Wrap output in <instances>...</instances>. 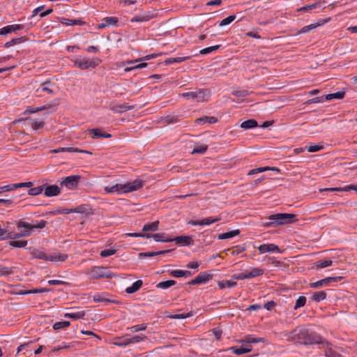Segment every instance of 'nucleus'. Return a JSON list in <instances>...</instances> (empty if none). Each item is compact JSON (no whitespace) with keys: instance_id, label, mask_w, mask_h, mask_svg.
<instances>
[{"instance_id":"obj_10","label":"nucleus","mask_w":357,"mask_h":357,"mask_svg":"<svg viewBox=\"0 0 357 357\" xmlns=\"http://www.w3.org/2000/svg\"><path fill=\"white\" fill-rule=\"evenodd\" d=\"M80 178L81 176L79 175L67 176L61 181V186H65L70 190L76 188Z\"/></svg>"},{"instance_id":"obj_16","label":"nucleus","mask_w":357,"mask_h":357,"mask_svg":"<svg viewBox=\"0 0 357 357\" xmlns=\"http://www.w3.org/2000/svg\"><path fill=\"white\" fill-rule=\"evenodd\" d=\"M258 250L261 254L275 252H280L279 247L273 243L262 244L258 247Z\"/></svg>"},{"instance_id":"obj_17","label":"nucleus","mask_w":357,"mask_h":357,"mask_svg":"<svg viewBox=\"0 0 357 357\" xmlns=\"http://www.w3.org/2000/svg\"><path fill=\"white\" fill-rule=\"evenodd\" d=\"M118 18L116 17H106L98 24V29H102L109 26H116Z\"/></svg>"},{"instance_id":"obj_53","label":"nucleus","mask_w":357,"mask_h":357,"mask_svg":"<svg viewBox=\"0 0 357 357\" xmlns=\"http://www.w3.org/2000/svg\"><path fill=\"white\" fill-rule=\"evenodd\" d=\"M306 298L304 296H299L298 299L296 301V304L294 305V310H297L299 307H301L305 305Z\"/></svg>"},{"instance_id":"obj_32","label":"nucleus","mask_w":357,"mask_h":357,"mask_svg":"<svg viewBox=\"0 0 357 357\" xmlns=\"http://www.w3.org/2000/svg\"><path fill=\"white\" fill-rule=\"evenodd\" d=\"M258 126V123L255 119H249L241 123V128L243 129H251Z\"/></svg>"},{"instance_id":"obj_62","label":"nucleus","mask_w":357,"mask_h":357,"mask_svg":"<svg viewBox=\"0 0 357 357\" xmlns=\"http://www.w3.org/2000/svg\"><path fill=\"white\" fill-rule=\"evenodd\" d=\"M46 107L45 106H43V107H36V108H33V107H29L24 112V114H33V113H36V112H38L39 111H41V110H43L45 109Z\"/></svg>"},{"instance_id":"obj_29","label":"nucleus","mask_w":357,"mask_h":357,"mask_svg":"<svg viewBox=\"0 0 357 357\" xmlns=\"http://www.w3.org/2000/svg\"><path fill=\"white\" fill-rule=\"evenodd\" d=\"M159 224H160V222L158 220L146 223L143 226L142 231H157V230H158Z\"/></svg>"},{"instance_id":"obj_48","label":"nucleus","mask_w":357,"mask_h":357,"mask_svg":"<svg viewBox=\"0 0 357 357\" xmlns=\"http://www.w3.org/2000/svg\"><path fill=\"white\" fill-rule=\"evenodd\" d=\"M84 315L85 312L84 311H79L76 312L66 313L65 314V317H68L73 319H78L83 317Z\"/></svg>"},{"instance_id":"obj_8","label":"nucleus","mask_w":357,"mask_h":357,"mask_svg":"<svg viewBox=\"0 0 357 357\" xmlns=\"http://www.w3.org/2000/svg\"><path fill=\"white\" fill-rule=\"evenodd\" d=\"M73 61L75 66L81 70H86L90 68H95L100 63L101 60L98 58H93L91 59H76Z\"/></svg>"},{"instance_id":"obj_51","label":"nucleus","mask_w":357,"mask_h":357,"mask_svg":"<svg viewBox=\"0 0 357 357\" xmlns=\"http://www.w3.org/2000/svg\"><path fill=\"white\" fill-rule=\"evenodd\" d=\"M70 324V321H58L53 325V328L54 330H59L69 326Z\"/></svg>"},{"instance_id":"obj_45","label":"nucleus","mask_w":357,"mask_h":357,"mask_svg":"<svg viewBox=\"0 0 357 357\" xmlns=\"http://www.w3.org/2000/svg\"><path fill=\"white\" fill-rule=\"evenodd\" d=\"M171 250H161L158 252H148L139 253V257H155L160 255H164L170 252Z\"/></svg>"},{"instance_id":"obj_31","label":"nucleus","mask_w":357,"mask_h":357,"mask_svg":"<svg viewBox=\"0 0 357 357\" xmlns=\"http://www.w3.org/2000/svg\"><path fill=\"white\" fill-rule=\"evenodd\" d=\"M22 120L29 121L31 122V127L34 130L42 128L45 125V122L43 121H38L36 120L31 119L30 118L22 119H20L19 121H22Z\"/></svg>"},{"instance_id":"obj_35","label":"nucleus","mask_w":357,"mask_h":357,"mask_svg":"<svg viewBox=\"0 0 357 357\" xmlns=\"http://www.w3.org/2000/svg\"><path fill=\"white\" fill-rule=\"evenodd\" d=\"M239 233L240 230L238 229H235L228 232L222 233L218 236V239L223 240L230 238L238 235Z\"/></svg>"},{"instance_id":"obj_9","label":"nucleus","mask_w":357,"mask_h":357,"mask_svg":"<svg viewBox=\"0 0 357 357\" xmlns=\"http://www.w3.org/2000/svg\"><path fill=\"white\" fill-rule=\"evenodd\" d=\"M147 339L148 337L146 335H135L131 337H119L118 341L115 342V344L119 347H126L128 344L138 343Z\"/></svg>"},{"instance_id":"obj_22","label":"nucleus","mask_w":357,"mask_h":357,"mask_svg":"<svg viewBox=\"0 0 357 357\" xmlns=\"http://www.w3.org/2000/svg\"><path fill=\"white\" fill-rule=\"evenodd\" d=\"M22 24H13L4 26L1 31V34L10 33L15 31L22 30L23 29Z\"/></svg>"},{"instance_id":"obj_59","label":"nucleus","mask_w":357,"mask_h":357,"mask_svg":"<svg viewBox=\"0 0 357 357\" xmlns=\"http://www.w3.org/2000/svg\"><path fill=\"white\" fill-rule=\"evenodd\" d=\"M245 250V246L236 245L231 250V254L234 256L238 255Z\"/></svg>"},{"instance_id":"obj_19","label":"nucleus","mask_w":357,"mask_h":357,"mask_svg":"<svg viewBox=\"0 0 357 357\" xmlns=\"http://www.w3.org/2000/svg\"><path fill=\"white\" fill-rule=\"evenodd\" d=\"M61 193V189L56 185H48L45 189V195L46 197H54Z\"/></svg>"},{"instance_id":"obj_42","label":"nucleus","mask_w":357,"mask_h":357,"mask_svg":"<svg viewBox=\"0 0 357 357\" xmlns=\"http://www.w3.org/2000/svg\"><path fill=\"white\" fill-rule=\"evenodd\" d=\"M333 264L332 260L331 259H321L317 261L315 263V266L317 268H324L328 266H331Z\"/></svg>"},{"instance_id":"obj_4","label":"nucleus","mask_w":357,"mask_h":357,"mask_svg":"<svg viewBox=\"0 0 357 357\" xmlns=\"http://www.w3.org/2000/svg\"><path fill=\"white\" fill-rule=\"evenodd\" d=\"M33 258L43 259L50 261H65L68 259V255L59 252L47 254L43 250L33 249L31 252Z\"/></svg>"},{"instance_id":"obj_20","label":"nucleus","mask_w":357,"mask_h":357,"mask_svg":"<svg viewBox=\"0 0 357 357\" xmlns=\"http://www.w3.org/2000/svg\"><path fill=\"white\" fill-rule=\"evenodd\" d=\"M52 86L53 84L50 80H47L41 84L40 86L36 90V93H40V92L44 91L49 94H52L54 93L53 89H52Z\"/></svg>"},{"instance_id":"obj_56","label":"nucleus","mask_w":357,"mask_h":357,"mask_svg":"<svg viewBox=\"0 0 357 357\" xmlns=\"http://www.w3.org/2000/svg\"><path fill=\"white\" fill-rule=\"evenodd\" d=\"M116 253V250L113 248L105 249L100 252V255L102 257H107Z\"/></svg>"},{"instance_id":"obj_64","label":"nucleus","mask_w":357,"mask_h":357,"mask_svg":"<svg viewBox=\"0 0 357 357\" xmlns=\"http://www.w3.org/2000/svg\"><path fill=\"white\" fill-rule=\"evenodd\" d=\"M22 38H13L5 44V47H10L13 45L20 43L22 41Z\"/></svg>"},{"instance_id":"obj_40","label":"nucleus","mask_w":357,"mask_h":357,"mask_svg":"<svg viewBox=\"0 0 357 357\" xmlns=\"http://www.w3.org/2000/svg\"><path fill=\"white\" fill-rule=\"evenodd\" d=\"M61 22L66 26L82 25L84 22L79 20H70L68 18H62Z\"/></svg>"},{"instance_id":"obj_60","label":"nucleus","mask_w":357,"mask_h":357,"mask_svg":"<svg viewBox=\"0 0 357 357\" xmlns=\"http://www.w3.org/2000/svg\"><path fill=\"white\" fill-rule=\"evenodd\" d=\"M318 26L317 24H310V25H307V26H303L299 31H298V33L301 34V33H307L309 31H310L312 29H314L315 28H317Z\"/></svg>"},{"instance_id":"obj_24","label":"nucleus","mask_w":357,"mask_h":357,"mask_svg":"<svg viewBox=\"0 0 357 357\" xmlns=\"http://www.w3.org/2000/svg\"><path fill=\"white\" fill-rule=\"evenodd\" d=\"M264 342V338L255 337L254 336L250 335H246V336H245V337L243 339L239 340V342L246 343L248 344H251V343L256 344V343Z\"/></svg>"},{"instance_id":"obj_2","label":"nucleus","mask_w":357,"mask_h":357,"mask_svg":"<svg viewBox=\"0 0 357 357\" xmlns=\"http://www.w3.org/2000/svg\"><path fill=\"white\" fill-rule=\"evenodd\" d=\"M47 221L44 220H41L35 224H30L29 222L20 220L16 223L17 229H21L22 228H25V229L22 230L20 233H13L10 231V234L7 237H8L10 239H17L21 237H28L31 236L32 229H43L47 225Z\"/></svg>"},{"instance_id":"obj_7","label":"nucleus","mask_w":357,"mask_h":357,"mask_svg":"<svg viewBox=\"0 0 357 357\" xmlns=\"http://www.w3.org/2000/svg\"><path fill=\"white\" fill-rule=\"evenodd\" d=\"M91 279L112 278L114 275L107 267L94 266L89 272Z\"/></svg>"},{"instance_id":"obj_55","label":"nucleus","mask_w":357,"mask_h":357,"mask_svg":"<svg viewBox=\"0 0 357 357\" xmlns=\"http://www.w3.org/2000/svg\"><path fill=\"white\" fill-rule=\"evenodd\" d=\"M236 19V15H229L227 17L223 19L220 22V26H226L227 24H229L230 23H231L234 20Z\"/></svg>"},{"instance_id":"obj_63","label":"nucleus","mask_w":357,"mask_h":357,"mask_svg":"<svg viewBox=\"0 0 357 357\" xmlns=\"http://www.w3.org/2000/svg\"><path fill=\"white\" fill-rule=\"evenodd\" d=\"M71 213H72V210H70V208H61V209H58L56 211H51L50 214L55 215H58V214H69Z\"/></svg>"},{"instance_id":"obj_27","label":"nucleus","mask_w":357,"mask_h":357,"mask_svg":"<svg viewBox=\"0 0 357 357\" xmlns=\"http://www.w3.org/2000/svg\"><path fill=\"white\" fill-rule=\"evenodd\" d=\"M190 56H178L176 57H170L165 60L166 64H172L174 63H181L189 59H190Z\"/></svg>"},{"instance_id":"obj_13","label":"nucleus","mask_w":357,"mask_h":357,"mask_svg":"<svg viewBox=\"0 0 357 357\" xmlns=\"http://www.w3.org/2000/svg\"><path fill=\"white\" fill-rule=\"evenodd\" d=\"M174 241L176 244L181 246H188L193 245L194 241L190 236H179L172 238V242Z\"/></svg>"},{"instance_id":"obj_30","label":"nucleus","mask_w":357,"mask_h":357,"mask_svg":"<svg viewBox=\"0 0 357 357\" xmlns=\"http://www.w3.org/2000/svg\"><path fill=\"white\" fill-rule=\"evenodd\" d=\"M351 190L357 192V185H347L344 188H331L324 189V190H325V191H331V192H335V191H346V192H347V191H350Z\"/></svg>"},{"instance_id":"obj_14","label":"nucleus","mask_w":357,"mask_h":357,"mask_svg":"<svg viewBox=\"0 0 357 357\" xmlns=\"http://www.w3.org/2000/svg\"><path fill=\"white\" fill-rule=\"evenodd\" d=\"M342 279V277H328L321 280L310 284V287L318 288L323 285H326L331 282H339Z\"/></svg>"},{"instance_id":"obj_3","label":"nucleus","mask_w":357,"mask_h":357,"mask_svg":"<svg viewBox=\"0 0 357 357\" xmlns=\"http://www.w3.org/2000/svg\"><path fill=\"white\" fill-rule=\"evenodd\" d=\"M144 181L141 179H136L126 183H117L112 186L105 187V191L107 193L117 192L119 194L127 193L137 190L142 188Z\"/></svg>"},{"instance_id":"obj_21","label":"nucleus","mask_w":357,"mask_h":357,"mask_svg":"<svg viewBox=\"0 0 357 357\" xmlns=\"http://www.w3.org/2000/svg\"><path fill=\"white\" fill-rule=\"evenodd\" d=\"M133 105H129L128 103H123L121 105H114L111 107V109L116 113H123L128 110L134 109Z\"/></svg>"},{"instance_id":"obj_15","label":"nucleus","mask_w":357,"mask_h":357,"mask_svg":"<svg viewBox=\"0 0 357 357\" xmlns=\"http://www.w3.org/2000/svg\"><path fill=\"white\" fill-rule=\"evenodd\" d=\"M210 95V91L207 89H197L195 90V100L197 102L208 101Z\"/></svg>"},{"instance_id":"obj_49","label":"nucleus","mask_w":357,"mask_h":357,"mask_svg":"<svg viewBox=\"0 0 357 357\" xmlns=\"http://www.w3.org/2000/svg\"><path fill=\"white\" fill-rule=\"evenodd\" d=\"M146 327H147L146 324H138V325H135V326L129 327V328H128V330L132 333H137V332H139L141 331L146 330Z\"/></svg>"},{"instance_id":"obj_36","label":"nucleus","mask_w":357,"mask_h":357,"mask_svg":"<svg viewBox=\"0 0 357 357\" xmlns=\"http://www.w3.org/2000/svg\"><path fill=\"white\" fill-rule=\"evenodd\" d=\"M124 65H128V64L126 63V62H124ZM129 65H130V66L126 67L124 68L125 72H130V71L135 70V69L142 68L147 66V63H144V62H138L137 64L132 63V64H129Z\"/></svg>"},{"instance_id":"obj_26","label":"nucleus","mask_w":357,"mask_h":357,"mask_svg":"<svg viewBox=\"0 0 357 357\" xmlns=\"http://www.w3.org/2000/svg\"><path fill=\"white\" fill-rule=\"evenodd\" d=\"M218 121V119L214 116H204L200 118H198L195 120L196 123L199 124H204V123H208L212 124L215 123Z\"/></svg>"},{"instance_id":"obj_28","label":"nucleus","mask_w":357,"mask_h":357,"mask_svg":"<svg viewBox=\"0 0 357 357\" xmlns=\"http://www.w3.org/2000/svg\"><path fill=\"white\" fill-rule=\"evenodd\" d=\"M90 132L93 133V139H98L100 137L110 138L112 135L109 133L102 132L101 129H91L89 130Z\"/></svg>"},{"instance_id":"obj_5","label":"nucleus","mask_w":357,"mask_h":357,"mask_svg":"<svg viewBox=\"0 0 357 357\" xmlns=\"http://www.w3.org/2000/svg\"><path fill=\"white\" fill-rule=\"evenodd\" d=\"M296 215L291 213H276L265 218V220H275V225H282L290 224L295 221Z\"/></svg>"},{"instance_id":"obj_43","label":"nucleus","mask_w":357,"mask_h":357,"mask_svg":"<svg viewBox=\"0 0 357 357\" xmlns=\"http://www.w3.org/2000/svg\"><path fill=\"white\" fill-rule=\"evenodd\" d=\"M160 121L167 124L174 123L178 121L177 116H165L161 118Z\"/></svg>"},{"instance_id":"obj_34","label":"nucleus","mask_w":357,"mask_h":357,"mask_svg":"<svg viewBox=\"0 0 357 357\" xmlns=\"http://www.w3.org/2000/svg\"><path fill=\"white\" fill-rule=\"evenodd\" d=\"M325 3V1H318V2H316L312 4L306 5L305 6L298 8L297 11L298 12H299V11L307 12L312 9H315V8H319L321 5V3Z\"/></svg>"},{"instance_id":"obj_47","label":"nucleus","mask_w":357,"mask_h":357,"mask_svg":"<svg viewBox=\"0 0 357 357\" xmlns=\"http://www.w3.org/2000/svg\"><path fill=\"white\" fill-rule=\"evenodd\" d=\"M74 151H77V148L73 147H61L56 149L51 150L50 152L53 153H62V152H69V153H74Z\"/></svg>"},{"instance_id":"obj_52","label":"nucleus","mask_w":357,"mask_h":357,"mask_svg":"<svg viewBox=\"0 0 357 357\" xmlns=\"http://www.w3.org/2000/svg\"><path fill=\"white\" fill-rule=\"evenodd\" d=\"M13 267H0V276H8L13 273Z\"/></svg>"},{"instance_id":"obj_50","label":"nucleus","mask_w":357,"mask_h":357,"mask_svg":"<svg viewBox=\"0 0 357 357\" xmlns=\"http://www.w3.org/2000/svg\"><path fill=\"white\" fill-rule=\"evenodd\" d=\"M44 188L42 185L30 188L28 191L29 195H38L43 192Z\"/></svg>"},{"instance_id":"obj_23","label":"nucleus","mask_w":357,"mask_h":357,"mask_svg":"<svg viewBox=\"0 0 357 357\" xmlns=\"http://www.w3.org/2000/svg\"><path fill=\"white\" fill-rule=\"evenodd\" d=\"M247 276L248 279L254 278L264 273V270L261 268H252L250 271L246 270Z\"/></svg>"},{"instance_id":"obj_12","label":"nucleus","mask_w":357,"mask_h":357,"mask_svg":"<svg viewBox=\"0 0 357 357\" xmlns=\"http://www.w3.org/2000/svg\"><path fill=\"white\" fill-rule=\"evenodd\" d=\"M221 220L220 217H208L200 220H190L189 224L194 226L210 225Z\"/></svg>"},{"instance_id":"obj_33","label":"nucleus","mask_w":357,"mask_h":357,"mask_svg":"<svg viewBox=\"0 0 357 357\" xmlns=\"http://www.w3.org/2000/svg\"><path fill=\"white\" fill-rule=\"evenodd\" d=\"M142 281L140 280H137L135 282L131 287H128L126 289V292L127 294H132L137 291H138L141 287L142 286Z\"/></svg>"},{"instance_id":"obj_44","label":"nucleus","mask_w":357,"mask_h":357,"mask_svg":"<svg viewBox=\"0 0 357 357\" xmlns=\"http://www.w3.org/2000/svg\"><path fill=\"white\" fill-rule=\"evenodd\" d=\"M176 284V281L169 280L167 281L160 282L157 284L156 287L158 289H167Z\"/></svg>"},{"instance_id":"obj_61","label":"nucleus","mask_w":357,"mask_h":357,"mask_svg":"<svg viewBox=\"0 0 357 357\" xmlns=\"http://www.w3.org/2000/svg\"><path fill=\"white\" fill-rule=\"evenodd\" d=\"M192 315V312H190L187 314H175L170 316L169 317L172 319H185V318L190 317Z\"/></svg>"},{"instance_id":"obj_57","label":"nucleus","mask_w":357,"mask_h":357,"mask_svg":"<svg viewBox=\"0 0 357 357\" xmlns=\"http://www.w3.org/2000/svg\"><path fill=\"white\" fill-rule=\"evenodd\" d=\"M220 47V45H214V46H211V47H206V48H204L202 50H200L199 53L201 54H209L215 50H217L218 49H219Z\"/></svg>"},{"instance_id":"obj_38","label":"nucleus","mask_w":357,"mask_h":357,"mask_svg":"<svg viewBox=\"0 0 357 357\" xmlns=\"http://www.w3.org/2000/svg\"><path fill=\"white\" fill-rule=\"evenodd\" d=\"M345 92L344 91H337L333 93H329L324 96V99L326 100H330L332 99H342L344 97Z\"/></svg>"},{"instance_id":"obj_37","label":"nucleus","mask_w":357,"mask_h":357,"mask_svg":"<svg viewBox=\"0 0 357 357\" xmlns=\"http://www.w3.org/2000/svg\"><path fill=\"white\" fill-rule=\"evenodd\" d=\"M229 349L236 355H241L250 352L252 348H241V347H231Z\"/></svg>"},{"instance_id":"obj_1","label":"nucleus","mask_w":357,"mask_h":357,"mask_svg":"<svg viewBox=\"0 0 357 357\" xmlns=\"http://www.w3.org/2000/svg\"><path fill=\"white\" fill-rule=\"evenodd\" d=\"M287 339L296 340L299 344L304 345L319 344L321 342V337L316 333L305 328H297L289 333Z\"/></svg>"},{"instance_id":"obj_39","label":"nucleus","mask_w":357,"mask_h":357,"mask_svg":"<svg viewBox=\"0 0 357 357\" xmlns=\"http://www.w3.org/2000/svg\"><path fill=\"white\" fill-rule=\"evenodd\" d=\"M237 284L236 282L235 281H231V280H222L218 282V287L220 289H222L225 287L232 288L236 287Z\"/></svg>"},{"instance_id":"obj_54","label":"nucleus","mask_w":357,"mask_h":357,"mask_svg":"<svg viewBox=\"0 0 357 357\" xmlns=\"http://www.w3.org/2000/svg\"><path fill=\"white\" fill-rule=\"evenodd\" d=\"M250 93V92H249L248 90H244V89H242V90H237V91H234L232 92V95L236 96V97H238V98H244V97H246L248 96L249 94Z\"/></svg>"},{"instance_id":"obj_41","label":"nucleus","mask_w":357,"mask_h":357,"mask_svg":"<svg viewBox=\"0 0 357 357\" xmlns=\"http://www.w3.org/2000/svg\"><path fill=\"white\" fill-rule=\"evenodd\" d=\"M326 298V293L324 291L314 292L312 299L316 302H319Z\"/></svg>"},{"instance_id":"obj_18","label":"nucleus","mask_w":357,"mask_h":357,"mask_svg":"<svg viewBox=\"0 0 357 357\" xmlns=\"http://www.w3.org/2000/svg\"><path fill=\"white\" fill-rule=\"evenodd\" d=\"M153 17V15L149 12H143L135 15L130 21L132 22H147Z\"/></svg>"},{"instance_id":"obj_46","label":"nucleus","mask_w":357,"mask_h":357,"mask_svg":"<svg viewBox=\"0 0 357 357\" xmlns=\"http://www.w3.org/2000/svg\"><path fill=\"white\" fill-rule=\"evenodd\" d=\"M9 242V245L14 248H24L27 245V241L13 239Z\"/></svg>"},{"instance_id":"obj_6","label":"nucleus","mask_w":357,"mask_h":357,"mask_svg":"<svg viewBox=\"0 0 357 357\" xmlns=\"http://www.w3.org/2000/svg\"><path fill=\"white\" fill-rule=\"evenodd\" d=\"M128 236L132 237H142L145 238H153L157 242H172V238L168 237L165 233H158L151 234L149 233L145 232H139V233H129L127 234Z\"/></svg>"},{"instance_id":"obj_25","label":"nucleus","mask_w":357,"mask_h":357,"mask_svg":"<svg viewBox=\"0 0 357 357\" xmlns=\"http://www.w3.org/2000/svg\"><path fill=\"white\" fill-rule=\"evenodd\" d=\"M268 170L275 171L277 172H280V169L277 167H258L255 169H252L248 173V175H253L259 173H261Z\"/></svg>"},{"instance_id":"obj_58","label":"nucleus","mask_w":357,"mask_h":357,"mask_svg":"<svg viewBox=\"0 0 357 357\" xmlns=\"http://www.w3.org/2000/svg\"><path fill=\"white\" fill-rule=\"evenodd\" d=\"M207 149H208V146L203 144L199 146L194 148L192 151V154L204 153L207 151Z\"/></svg>"},{"instance_id":"obj_11","label":"nucleus","mask_w":357,"mask_h":357,"mask_svg":"<svg viewBox=\"0 0 357 357\" xmlns=\"http://www.w3.org/2000/svg\"><path fill=\"white\" fill-rule=\"evenodd\" d=\"M212 278V275L204 272L199 273L195 278L188 282L190 285L202 284L208 282Z\"/></svg>"}]
</instances>
